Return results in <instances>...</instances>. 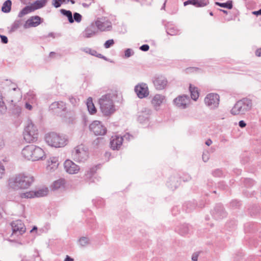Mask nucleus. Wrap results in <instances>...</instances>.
Masks as SVG:
<instances>
[{
  "mask_svg": "<svg viewBox=\"0 0 261 261\" xmlns=\"http://www.w3.org/2000/svg\"><path fill=\"white\" fill-rule=\"evenodd\" d=\"M97 53H98L95 50H94V49H92V51H91V53L90 55H91L92 56L96 57L97 56Z\"/></svg>",
  "mask_w": 261,
  "mask_h": 261,
  "instance_id": "58",
  "label": "nucleus"
},
{
  "mask_svg": "<svg viewBox=\"0 0 261 261\" xmlns=\"http://www.w3.org/2000/svg\"><path fill=\"white\" fill-rule=\"evenodd\" d=\"M167 33L170 35H175L177 34V31L173 28H169L167 30Z\"/></svg>",
  "mask_w": 261,
  "mask_h": 261,
  "instance_id": "44",
  "label": "nucleus"
},
{
  "mask_svg": "<svg viewBox=\"0 0 261 261\" xmlns=\"http://www.w3.org/2000/svg\"><path fill=\"white\" fill-rule=\"evenodd\" d=\"M98 103L102 113L105 116L110 115L115 111L113 101L109 94L102 96Z\"/></svg>",
  "mask_w": 261,
  "mask_h": 261,
  "instance_id": "4",
  "label": "nucleus"
},
{
  "mask_svg": "<svg viewBox=\"0 0 261 261\" xmlns=\"http://www.w3.org/2000/svg\"><path fill=\"white\" fill-rule=\"evenodd\" d=\"M32 105V104L30 102L27 101L25 103V108L29 110H32L33 109Z\"/></svg>",
  "mask_w": 261,
  "mask_h": 261,
  "instance_id": "48",
  "label": "nucleus"
},
{
  "mask_svg": "<svg viewBox=\"0 0 261 261\" xmlns=\"http://www.w3.org/2000/svg\"><path fill=\"white\" fill-rule=\"evenodd\" d=\"M252 101L248 98H243L238 101L230 110L233 115H243L250 111L252 108Z\"/></svg>",
  "mask_w": 261,
  "mask_h": 261,
  "instance_id": "5",
  "label": "nucleus"
},
{
  "mask_svg": "<svg viewBox=\"0 0 261 261\" xmlns=\"http://www.w3.org/2000/svg\"><path fill=\"white\" fill-rule=\"evenodd\" d=\"M189 90L191 93V98L196 101L199 97V92L197 88L190 85Z\"/></svg>",
  "mask_w": 261,
  "mask_h": 261,
  "instance_id": "25",
  "label": "nucleus"
},
{
  "mask_svg": "<svg viewBox=\"0 0 261 261\" xmlns=\"http://www.w3.org/2000/svg\"><path fill=\"white\" fill-rule=\"evenodd\" d=\"M153 83L156 89L162 90L166 86L167 81L165 77L161 76L154 77Z\"/></svg>",
  "mask_w": 261,
  "mask_h": 261,
  "instance_id": "17",
  "label": "nucleus"
},
{
  "mask_svg": "<svg viewBox=\"0 0 261 261\" xmlns=\"http://www.w3.org/2000/svg\"><path fill=\"white\" fill-rule=\"evenodd\" d=\"M130 136L128 134L123 136V138L126 139H130Z\"/></svg>",
  "mask_w": 261,
  "mask_h": 261,
  "instance_id": "60",
  "label": "nucleus"
},
{
  "mask_svg": "<svg viewBox=\"0 0 261 261\" xmlns=\"http://www.w3.org/2000/svg\"><path fill=\"white\" fill-rule=\"evenodd\" d=\"M114 44V41L113 39H109L106 41L104 44V47L106 48H109Z\"/></svg>",
  "mask_w": 261,
  "mask_h": 261,
  "instance_id": "38",
  "label": "nucleus"
},
{
  "mask_svg": "<svg viewBox=\"0 0 261 261\" xmlns=\"http://www.w3.org/2000/svg\"><path fill=\"white\" fill-rule=\"evenodd\" d=\"M255 55L257 57H261V47L256 50Z\"/></svg>",
  "mask_w": 261,
  "mask_h": 261,
  "instance_id": "54",
  "label": "nucleus"
},
{
  "mask_svg": "<svg viewBox=\"0 0 261 261\" xmlns=\"http://www.w3.org/2000/svg\"><path fill=\"white\" fill-rule=\"evenodd\" d=\"M252 14L255 15H261V9L258 11L252 12Z\"/></svg>",
  "mask_w": 261,
  "mask_h": 261,
  "instance_id": "55",
  "label": "nucleus"
},
{
  "mask_svg": "<svg viewBox=\"0 0 261 261\" xmlns=\"http://www.w3.org/2000/svg\"><path fill=\"white\" fill-rule=\"evenodd\" d=\"M12 3L10 0H7L4 2L2 7V11L5 13H8L10 11Z\"/></svg>",
  "mask_w": 261,
  "mask_h": 261,
  "instance_id": "32",
  "label": "nucleus"
},
{
  "mask_svg": "<svg viewBox=\"0 0 261 261\" xmlns=\"http://www.w3.org/2000/svg\"><path fill=\"white\" fill-rule=\"evenodd\" d=\"M87 106L88 110L91 114H93L96 113V109L93 103L92 99L91 97H89L87 99Z\"/></svg>",
  "mask_w": 261,
  "mask_h": 261,
  "instance_id": "27",
  "label": "nucleus"
},
{
  "mask_svg": "<svg viewBox=\"0 0 261 261\" xmlns=\"http://www.w3.org/2000/svg\"><path fill=\"white\" fill-rule=\"evenodd\" d=\"M2 92L0 90V113L4 114L6 112L7 107L4 100Z\"/></svg>",
  "mask_w": 261,
  "mask_h": 261,
  "instance_id": "30",
  "label": "nucleus"
},
{
  "mask_svg": "<svg viewBox=\"0 0 261 261\" xmlns=\"http://www.w3.org/2000/svg\"><path fill=\"white\" fill-rule=\"evenodd\" d=\"M21 22L20 21H15L12 25L11 30L12 31H16L17 29L19 28Z\"/></svg>",
  "mask_w": 261,
  "mask_h": 261,
  "instance_id": "40",
  "label": "nucleus"
},
{
  "mask_svg": "<svg viewBox=\"0 0 261 261\" xmlns=\"http://www.w3.org/2000/svg\"><path fill=\"white\" fill-rule=\"evenodd\" d=\"M21 154L25 159L32 161L43 160L45 155L44 150L41 148L34 145L25 146L21 151Z\"/></svg>",
  "mask_w": 261,
  "mask_h": 261,
  "instance_id": "2",
  "label": "nucleus"
},
{
  "mask_svg": "<svg viewBox=\"0 0 261 261\" xmlns=\"http://www.w3.org/2000/svg\"><path fill=\"white\" fill-rule=\"evenodd\" d=\"M97 30L94 23H92L89 26L87 27L82 33L83 37L89 38L94 37L96 35Z\"/></svg>",
  "mask_w": 261,
  "mask_h": 261,
  "instance_id": "16",
  "label": "nucleus"
},
{
  "mask_svg": "<svg viewBox=\"0 0 261 261\" xmlns=\"http://www.w3.org/2000/svg\"><path fill=\"white\" fill-rule=\"evenodd\" d=\"M134 54V51L130 48H127L125 51V56L126 58H129Z\"/></svg>",
  "mask_w": 261,
  "mask_h": 261,
  "instance_id": "42",
  "label": "nucleus"
},
{
  "mask_svg": "<svg viewBox=\"0 0 261 261\" xmlns=\"http://www.w3.org/2000/svg\"><path fill=\"white\" fill-rule=\"evenodd\" d=\"M48 193V189L46 187L41 188L35 191H34L35 197H43L47 195Z\"/></svg>",
  "mask_w": 261,
  "mask_h": 261,
  "instance_id": "26",
  "label": "nucleus"
},
{
  "mask_svg": "<svg viewBox=\"0 0 261 261\" xmlns=\"http://www.w3.org/2000/svg\"><path fill=\"white\" fill-rule=\"evenodd\" d=\"M123 139L122 137L118 136L112 137L110 141L111 148L113 150H118L122 145Z\"/></svg>",
  "mask_w": 261,
  "mask_h": 261,
  "instance_id": "18",
  "label": "nucleus"
},
{
  "mask_svg": "<svg viewBox=\"0 0 261 261\" xmlns=\"http://www.w3.org/2000/svg\"><path fill=\"white\" fill-rule=\"evenodd\" d=\"M205 105L210 109H216L219 105L220 97L217 93H211L206 95L204 98Z\"/></svg>",
  "mask_w": 261,
  "mask_h": 261,
  "instance_id": "8",
  "label": "nucleus"
},
{
  "mask_svg": "<svg viewBox=\"0 0 261 261\" xmlns=\"http://www.w3.org/2000/svg\"><path fill=\"white\" fill-rule=\"evenodd\" d=\"M168 186L169 187L170 186L171 189H173V188H176L177 187V185L176 184H175L173 186L171 184L170 185H168Z\"/></svg>",
  "mask_w": 261,
  "mask_h": 261,
  "instance_id": "61",
  "label": "nucleus"
},
{
  "mask_svg": "<svg viewBox=\"0 0 261 261\" xmlns=\"http://www.w3.org/2000/svg\"><path fill=\"white\" fill-rule=\"evenodd\" d=\"M215 5L219 6L222 8H226L228 9H231L232 8V1H228L226 3H221L219 2H216Z\"/></svg>",
  "mask_w": 261,
  "mask_h": 261,
  "instance_id": "34",
  "label": "nucleus"
},
{
  "mask_svg": "<svg viewBox=\"0 0 261 261\" xmlns=\"http://www.w3.org/2000/svg\"><path fill=\"white\" fill-rule=\"evenodd\" d=\"M190 102V98L187 95H182L177 96L173 100L176 107L181 109L187 108Z\"/></svg>",
  "mask_w": 261,
  "mask_h": 261,
  "instance_id": "11",
  "label": "nucleus"
},
{
  "mask_svg": "<svg viewBox=\"0 0 261 261\" xmlns=\"http://www.w3.org/2000/svg\"><path fill=\"white\" fill-rule=\"evenodd\" d=\"M66 184V180L65 179L60 178L53 183L52 186V188L53 190H58L61 188H64L65 187V185Z\"/></svg>",
  "mask_w": 261,
  "mask_h": 261,
  "instance_id": "24",
  "label": "nucleus"
},
{
  "mask_svg": "<svg viewBox=\"0 0 261 261\" xmlns=\"http://www.w3.org/2000/svg\"><path fill=\"white\" fill-rule=\"evenodd\" d=\"M220 11H222L224 13L227 14V12L226 10L220 9Z\"/></svg>",
  "mask_w": 261,
  "mask_h": 261,
  "instance_id": "64",
  "label": "nucleus"
},
{
  "mask_svg": "<svg viewBox=\"0 0 261 261\" xmlns=\"http://www.w3.org/2000/svg\"><path fill=\"white\" fill-rule=\"evenodd\" d=\"M34 191H31L20 194V197L22 198H33L35 197Z\"/></svg>",
  "mask_w": 261,
  "mask_h": 261,
  "instance_id": "35",
  "label": "nucleus"
},
{
  "mask_svg": "<svg viewBox=\"0 0 261 261\" xmlns=\"http://www.w3.org/2000/svg\"><path fill=\"white\" fill-rule=\"evenodd\" d=\"M165 100V96L160 94H156L151 100V103L156 109Z\"/></svg>",
  "mask_w": 261,
  "mask_h": 261,
  "instance_id": "22",
  "label": "nucleus"
},
{
  "mask_svg": "<svg viewBox=\"0 0 261 261\" xmlns=\"http://www.w3.org/2000/svg\"><path fill=\"white\" fill-rule=\"evenodd\" d=\"M38 136V129L30 120L27 121V125L23 132L24 139L27 142L31 143L37 140Z\"/></svg>",
  "mask_w": 261,
  "mask_h": 261,
  "instance_id": "7",
  "label": "nucleus"
},
{
  "mask_svg": "<svg viewBox=\"0 0 261 261\" xmlns=\"http://www.w3.org/2000/svg\"><path fill=\"white\" fill-rule=\"evenodd\" d=\"M135 91L138 96L140 98L146 97L149 95L148 87L145 83L137 85L135 87Z\"/></svg>",
  "mask_w": 261,
  "mask_h": 261,
  "instance_id": "13",
  "label": "nucleus"
},
{
  "mask_svg": "<svg viewBox=\"0 0 261 261\" xmlns=\"http://www.w3.org/2000/svg\"><path fill=\"white\" fill-rule=\"evenodd\" d=\"M5 174V168L3 164L0 162V179H2Z\"/></svg>",
  "mask_w": 261,
  "mask_h": 261,
  "instance_id": "41",
  "label": "nucleus"
},
{
  "mask_svg": "<svg viewBox=\"0 0 261 261\" xmlns=\"http://www.w3.org/2000/svg\"><path fill=\"white\" fill-rule=\"evenodd\" d=\"M149 46L147 44H143L140 47V49L144 51H148L149 50Z\"/></svg>",
  "mask_w": 261,
  "mask_h": 261,
  "instance_id": "47",
  "label": "nucleus"
},
{
  "mask_svg": "<svg viewBox=\"0 0 261 261\" xmlns=\"http://www.w3.org/2000/svg\"><path fill=\"white\" fill-rule=\"evenodd\" d=\"M214 217L216 218L220 219L225 217L226 214L221 206L216 207L213 212Z\"/></svg>",
  "mask_w": 261,
  "mask_h": 261,
  "instance_id": "23",
  "label": "nucleus"
},
{
  "mask_svg": "<svg viewBox=\"0 0 261 261\" xmlns=\"http://www.w3.org/2000/svg\"><path fill=\"white\" fill-rule=\"evenodd\" d=\"M166 3V0L165 1L164 3L163 4V5L161 8L162 10H165Z\"/></svg>",
  "mask_w": 261,
  "mask_h": 261,
  "instance_id": "62",
  "label": "nucleus"
},
{
  "mask_svg": "<svg viewBox=\"0 0 261 261\" xmlns=\"http://www.w3.org/2000/svg\"><path fill=\"white\" fill-rule=\"evenodd\" d=\"M32 11H34V10L31 5L26 6L19 13L18 16L19 17H22L24 15L28 14Z\"/></svg>",
  "mask_w": 261,
  "mask_h": 261,
  "instance_id": "31",
  "label": "nucleus"
},
{
  "mask_svg": "<svg viewBox=\"0 0 261 261\" xmlns=\"http://www.w3.org/2000/svg\"><path fill=\"white\" fill-rule=\"evenodd\" d=\"M64 0H53V5L56 8H59L61 5V2L64 1Z\"/></svg>",
  "mask_w": 261,
  "mask_h": 261,
  "instance_id": "45",
  "label": "nucleus"
},
{
  "mask_svg": "<svg viewBox=\"0 0 261 261\" xmlns=\"http://www.w3.org/2000/svg\"><path fill=\"white\" fill-rule=\"evenodd\" d=\"M69 100L71 104L74 106H76L79 101V99H77L74 97H70L69 98Z\"/></svg>",
  "mask_w": 261,
  "mask_h": 261,
  "instance_id": "46",
  "label": "nucleus"
},
{
  "mask_svg": "<svg viewBox=\"0 0 261 261\" xmlns=\"http://www.w3.org/2000/svg\"><path fill=\"white\" fill-rule=\"evenodd\" d=\"M65 171L70 174L77 173L80 170V167L71 160H66L64 163Z\"/></svg>",
  "mask_w": 261,
  "mask_h": 261,
  "instance_id": "10",
  "label": "nucleus"
},
{
  "mask_svg": "<svg viewBox=\"0 0 261 261\" xmlns=\"http://www.w3.org/2000/svg\"><path fill=\"white\" fill-rule=\"evenodd\" d=\"M45 139L49 146L56 148L64 147L67 142V139L64 136L54 132L46 134Z\"/></svg>",
  "mask_w": 261,
  "mask_h": 261,
  "instance_id": "6",
  "label": "nucleus"
},
{
  "mask_svg": "<svg viewBox=\"0 0 261 261\" xmlns=\"http://www.w3.org/2000/svg\"><path fill=\"white\" fill-rule=\"evenodd\" d=\"M205 143L206 145L210 146L212 144V141L209 139L206 141Z\"/></svg>",
  "mask_w": 261,
  "mask_h": 261,
  "instance_id": "57",
  "label": "nucleus"
},
{
  "mask_svg": "<svg viewBox=\"0 0 261 261\" xmlns=\"http://www.w3.org/2000/svg\"><path fill=\"white\" fill-rule=\"evenodd\" d=\"M50 110L55 111L58 110L59 111H64L66 110V104L62 101H55L53 102L49 106Z\"/></svg>",
  "mask_w": 261,
  "mask_h": 261,
  "instance_id": "21",
  "label": "nucleus"
},
{
  "mask_svg": "<svg viewBox=\"0 0 261 261\" xmlns=\"http://www.w3.org/2000/svg\"><path fill=\"white\" fill-rule=\"evenodd\" d=\"M151 111L150 109L144 108L138 113V121L140 123L147 122L149 120Z\"/></svg>",
  "mask_w": 261,
  "mask_h": 261,
  "instance_id": "14",
  "label": "nucleus"
},
{
  "mask_svg": "<svg viewBox=\"0 0 261 261\" xmlns=\"http://www.w3.org/2000/svg\"><path fill=\"white\" fill-rule=\"evenodd\" d=\"M64 261H73V259L67 255Z\"/></svg>",
  "mask_w": 261,
  "mask_h": 261,
  "instance_id": "59",
  "label": "nucleus"
},
{
  "mask_svg": "<svg viewBox=\"0 0 261 261\" xmlns=\"http://www.w3.org/2000/svg\"><path fill=\"white\" fill-rule=\"evenodd\" d=\"M71 159L78 163H85L89 158L88 147L81 144L75 146L71 152Z\"/></svg>",
  "mask_w": 261,
  "mask_h": 261,
  "instance_id": "3",
  "label": "nucleus"
},
{
  "mask_svg": "<svg viewBox=\"0 0 261 261\" xmlns=\"http://www.w3.org/2000/svg\"><path fill=\"white\" fill-rule=\"evenodd\" d=\"M99 58H100V59H103L104 60H106V57L103 56L102 55L100 54H98L97 53V56H96Z\"/></svg>",
  "mask_w": 261,
  "mask_h": 261,
  "instance_id": "56",
  "label": "nucleus"
},
{
  "mask_svg": "<svg viewBox=\"0 0 261 261\" xmlns=\"http://www.w3.org/2000/svg\"><path fill=\"white\" fill-rule=\"evenodd\" d=\"M37 227L36 226H34L33 229L30 231L31 232H33L34 230H37Z\"/></svg>",
  "mask_w": 261,
  "mask_h": 261,
  "instance_id": "63",
  "label": "nucleus"
},
{
  "mask_svg": "<svg viewBox=\"0 0 261 261\" xmlns=\"http://www.w3.org/2000/svg\"><path fill=\"white\" fill-rule=\"evenodd\" d=\"M41 22V18L38 16H35L31 17L25 22L24 27H36Z\"/></svg>",
  "mask_w": 261,
  "mask_h": 261,
  "instance_id": "20",
  "label": "nucleus"
},
{
  "mask_svg": "<svg viewBox=\"0 0 261 261\" xmlns=\"http://www.w3.org/2000/svg\"><path fill=\"white\" fill-rule=\"evenodd\" d=\"M198 257V254H197V253L193 254L192 256V260L193 261H197Z\"/></svg>",
  "mask_w": 261,
  "mask_h": 261,
  "instance_id": "52",
  "label": "nucleus"
},
{
  "mask_svg": "<svg viewBox=\"0 0 261 261\" xmlns=\"http://www.w3.org/2000/svg\"><path fill=\"white\" fill-rule=\"evenodd\" d=\"M210 158V153L208 151H206L203 153L202 160L204 162H206Z\"/></svg>",
  "mask_w": 261,
  "mask_h": 261,
  "instance_id": "43",
  "label": "nucleus"
},
{
  "mask_svg": "<svg viewBox=\"0 0 261 261\" xmlns=\"http://www.w3.org/2000/svg\"><path fill=\"white\" fill-rule=\"evenodd\" d=\"M194 0H188L184 3V6H186L190 4L194 5Z\"/></svg>",
  "mask_w": 261,
  "mask_h": 261,
  "instance_id": "50",
  "label": "nucleus"
},
{
  "mask_svg": "<svg viewBox=\"0 0 261 261\" xmlns=\"http://www.w3.org/2000/svg\"><path fill=\"white\" fill-rule=\"evenodd\" d=\"M26 99L28 101L30 102L32 104L36 102V96L35 93L33 91H30L27 94Z\"/></svg>",
  "mask_w": 261,
  "mask_h": 261,
  "instance_id": "29",
  "label": "nucleus"
},
{
  "mask_svg": "<svg viewBox=\"0 0 261 261\" xmlns=\"http://www.w3.org/2000/svg\"><path fill=\"white\" fill-rule=\"evenodd\" d=\"M13 232L14 233L22 234L25 231V227L24 224L20 220L13 221L11 224Z\"/></svg>",
  "mask_w": 261,
  "mask_h": 261,
  "instance_id": "15",
  "label": "nucleus"
},
{
  "mask_svg": "<svg viewBox=\"0 0 261 261\" xmlns=\"http://www.w3.org/2000/svg\"><path fill=\"white\" fill-rule=\"evenodd\" d=\"M60 12L63 15L66 16L68 18V20L70 23H73L74 22L72 14L70 11L66 10L65 9H61Z\"/></svg>",
  "mask_w": 261,
  "mask_h": 261,
  "instance_id": "33",
  "label": "nucleus"
},
{
  "mask_svg": "<svg viewBox=\"0 0 261 261\" xmlns=\"http://www.w3.org/2000/svg\"><path fill=\"white\" fill-rule=\"evenodd\" d=\"M0 37L1 38L2 42H3V43H5V44H6L8 42V38L6 36L1 35Z\"/></svg>",
  "mask_w": 261,
  "mask_h": 261,
  "instance_id": "49",
  "label": "nucleus"
},
{
  "mask_svg": "<svg viewBox=\"0 0 261 261\" xmlns=\"http://www.w3.org/2000/svg\"><path fill=\"white\" fill-rule=\"evenodd\" d=\"M90 130L96 135H104L107 132V129L101 122L99 121H94L89 126Z\"/></svg>",
  "mask_w": 261,
  "mask_h": 261,
  "instance_id": "9",
  "label": "nucleus"
},
{
  "mask_svg": "<svg viewBox=\"0 0 261 261\" xmlns=\"http://www.w3.org/2000/svg\"><path fill=\"white\" fill-rule=\"evenodd\" d=\"M194 6L197 7H203L208 4V2L205 0H194Z\"/></svg>",
  "mask_w": 261,
  "mask_h": 261,
  "instance_id": "36",
  "label": "nucleus"
},
{
  "mask_svg": "<svg viewBox=\"0 0 261 261\" xmlns=\"http://www.w3.org/2000/svg\"><path fill=\"white\" fill-rule=\"evenodd\" d=\"M82 50L84 52H85L86 53H87V54H90L91 53V51H92V49L90 48H88V47H86V48H83Z\"/></svg>",
  "mask_w": 261,
  "mask_h": 261,
  "instance_id": "53",
  "label": "nucleus"
},
{
  "mask_svg": "<svg viewBox=\"0 0 261 261\" xmlns=\"http://www.w3.org/2000/svg\"><path fill=\"white\" fill-rule=\"evenodd\" d=\"M97 30L101 32L109 31L112 29V24L110 21L97 19L94 23Z\"/></svg>",
  "mask_w": 261,
  "mask_h": 261,
  "instance_id": "12",
  "label": "nucleus"
},
{
  "mask_svg": "<svg viewBox=\"0 0 261 261\" xmlns=\"http://www.w3.org/2000/svg\"><path fill=\"white\" fill-rule=\"evenodd\" d=\"M59 164L58 159L57 157H50L47 160V170L50 171H54L58 168Z\"/></svg>",
  "mask_w": 261,
  "mask_h": 261,
  "instance_id": "19",
  "label": "nucleus"
},
{
  "mask_svg": "<svg viewBox=\"0 0 261 261\" xmlns=\"http://www.w3.org/2000/svg\"><path fill=\"white\" fill-rule=\"evenodd\" d=\"M74 21L75 20L77 22H80L82 20V15L77 12H75L73 14V18Z\"/></svg>",
  "mask_w": 261,
  "mask_h": 261,
  "instance_id": "39",
  "label": "nucleus"
},
{
  "mask_svg": "<svg viewBox=\"0 0 261 261\" xmlns=\"http://www.w3.org/2000/svg\"><path fill=\"white\" fill-rule=\"evenodd\" d=\"M34 181V177L27 173H19L9 179V186L14 189L29 188Z\"/></svg>",
  "mask_w": 261,
  "mask_h": 261,
  "instance_id": "1",
  "label": "nucleus"
},
{
  "mask_svg": "<svg viewBox=\"0 0 261 261\" xmlns=\"http://www.w3.org/2000/svg\"><path fill=\"white\" fill-rule=\"evenodd\" d=\"M239 125L240 127L243 128L246 126V123L243 120H241L239 122Z\"/></svg>",
  "mask_w": 261,
  "mask_h": 261,
  "instance_id": "51",
  "label": "nucleus"
},
{
  "mask_svg": "<svg viewBox=\"0 0 261 261\" xmlns=\"http://www.w3.org/2000/svg\"><path fill=\"white\" fill-rule=\"evenodd\" d=\"M79 243L81 246H86L89 244V239L87 237H82L79 240Z\"/></svg>",
  "mask_w": 261,
  "mask_h": 261,
  "instance_id": "37",
  "label": "nucleus"
},
{
  "mask_svg": "<svg viewBox=\"0 0 261 261\" xmlns=\"http://www.w3.org/2000/svg\"><path fill=\"white\" fill-rule=\"evenodd\" d=\"M47 0H37L35 1L31 6L34 10L43 7L46 4Z\"/></svg>",
  "mask_w": 261,
  "mask_h": 261,
  "instance_id": "28",
  "label": "nucleus"
}]
</instances>
